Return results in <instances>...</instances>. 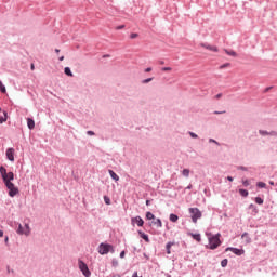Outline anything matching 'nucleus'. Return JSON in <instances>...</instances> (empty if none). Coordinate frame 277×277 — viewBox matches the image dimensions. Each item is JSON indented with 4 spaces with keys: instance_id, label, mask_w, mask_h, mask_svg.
<instances>
[{
    "instance_id": "nucleus-49",
    "label": "nucleus",
    "mask_w": 277,
    "mask_h": 277,
    "mask_svg": "<svg viewBox=\"0 0 277 277\" xmlns=\"http://www.w3.org/2000/svg\"><path fill=\"white\" fill-rule=\"evenodd\" d=\"M8 272H9V274H10V272H11V274H14V269L10 271V268H8Z\"/></svg>"
},
{
    "instance_id": "nucleus-2",
    "label": "nucleus",
    "mask_w": 277,
    "mask_h": 277,
    "mask_svg": "<svg viewBox=\"0 0 277 277\" xmlns=\"http://www.w3.org/2000/svg\"><path fill=\"white\" fill-rule=\"evenodd\" d=\"M109 252H111V254H114L115 250H114V246L109 245V243H100L98 246V254L105 255V254H109Z\"/></svg>"
},
{
    "instance_id": "nucleus-47",
    "label": "nucleus",
    "mask_w": 277,
    "mask_h": 277,
    "mask_svg": "<svg viewBox=\"0 0 277 277\" xmlns=\"http://www.w3.org/2000/svg\"><path fill=\"white\" fill-rule=\"evenodd\" d=\"M117 29H124V25L117 27Z\"/></svg>"
},
{
    "instance_id": "nucleus-1",
    "label": "nucleus",
    "mask_w": 277,
    "mask_h": 277,
    "mask_svg": "<svg viewBox=\"0 0 277 277\" xmlns=\"http://www.w3.org/2000/svg\"><path fill=\"white\" fill-rule=\"evenodd\" d=\"M0 174L2 176L5 187L9 189V196L14 198L18 194V187L12 183L14 181V172H9L4 167H0Z\"/></svg>"
},
{
    "instance_id": "nucleus-54",
    "label": "nucleus",
    "mask_w": 277,
    "mask_h": 277,
    "mask_svg": "<svg viewBox=\"0 0 277 277\" xmlns=\"http://www.w3.org/2000/svg\"><path fill=\"white\" fill-rule=\"evenodd\" d=\"M113 265H118V262H113Z\"/></svg>"
},
{
    "instance_id": "nucleus-15",
    "label": "nucleus",
    "mask_w": 277,
    "mask_h": 277,
    "mask_svg": "<svg viewBox=\"0 0 277 277\" xmlns=\"http://www.w3.org/2000/svg\"><path fill=\"white\" fill-rule=\"evenodd\" d=\"M224 52L226 53V55H230L232 57H237V52L233 50H224Z\"/></svg>"
},
{
    "instance_id": "nucleus-8",
    "label": "nucleus",
    "mask_w": 277,
    "mask_h": 277,
    "mask_svg": "<svg viewBox=\"0 0 277 277\" xmlns=\"http://www.w3.org/2000/svg\"><path fill=\"white\" fill-rule=\"evenodd\" d=\"M228 250L230 252H233L234 254H236L237 256H241V254H243V250L242 249H237V248H233V247H229L226 249V252H228Z\"/></svg>"
},
{
    "instance_id": "nucleus-44",
    "label": "nucleus",
    "mask_w": 277,
    "mask_h": 277,
    "mask_svg": "<svg viewBox=\"0 0 277 277\" xmlns=\"http://www.w3.org/2000/svg\"><path fill=\"white\" fill-rule=\"evenodd\" d=\"M210 142H213L214 144H219L217 141L210 138Z\"/></svg>"
},
{
    "instance_id": "nucleus-25",
    "label": "nucleus",
    "mask_w": 277,
    "mask_h": 277,
    "mask_svg": "<svg viewBox=\"0 0 277 277\" xmlns=\"http://www.w3.org/2000/svg\"><path fill=\"white\" fill-rule=\"evenodd\" d=\"M172 246H174V243L172 242L167 243V254H171L170 249L172 248Z\"/></svg>"
},
{
    "instance_id": "nucleus-39",
    "label": "nucleus",
    "mask_w": 277,
    "mask_h": 277,
    "mask_svg": "<svg viewBox=\"0 0 277 277\" xmlns=\"http://www.w3.org/2000/svg\"><path fill=\"white\" fill-rule=\"evenodd\" d=\"M153 68L148 67L145 69V72H151Z\"/></svg>"
},
{
    "instance_id": "nucleus-20",
    "label": "nucleus",
    "mask_w": 277,
    "mask_h": 277,
    "mask_svg": "<svg viewBox=\"0 0 277 277\" xmlns=\"http://www.w3.org/2000/svg\"><path fill=\"white\" fill-rule=\"evenodd\" d=\"M65 75H67V77H72V71L70 70V67H65Z\"/></svg>"
},
{
    "instance_id": "nucleus-38",
    "label": "nucleus",
    "mask_w": 277,
    "mask_h": 277,
    "mask_svg": "<svg viewBox=\"0 0 277 277\" xmlns=\"http://www.w3.org/2000/svg\"><path fill=\"white\" fill-rule=\"evenodd\" d=\"M124 255H126V252H124V251H121V253H120V259H124Z\"/></svg>"
},
{
    "instance_id": "nucleus-48",
    "label": "nucleus",
    "mask_w": 277,
    "mask_h": 277,
    "mask_svg": "<svg viewBox=\"0 0 277 277\" xmlns=\"http://www.w3.org/2000/svg\"><path fill=\"white\" fill-rule=\"evenodd\" d=\"M227 181L233 182V176H227Z\"/></svg>"
},
{
    "instance_id": "nucleus-55",
    "label": "nucleus",
    "mask_w": 277,
    "mask_h": 277,
    "mask_svg": "<svg viewBox=\"0 0 277 277\" xmlns=\"http://www.w3.org/2000/svg\"><path fill=\"white\" fill-rule=\"evenodd\" d=\"M113 265H118V262H113Z\"/></svg>"
},
{
    "instance_id": "nucleus-32",
    "label": "nucleus",
    "mask_w": 277,
    "mask_h": 277,
    "mask_svg": "<svg viewBox=\"0 0 277 277\" xmlns=\"http://www.w3.org/2000/svg\"><path fill=\"white\" fill-rule=\"evenodd\" d=\"M228 66H230V63H225L223 65H221V69H224V68H228Z\"/></svg>"
},
{
    "instance_id": "nucleus-43",
    "label": "nucleus",
    "mask_w": 277,
    "mask_h": 277,
    "mask_svg": "<svg viewBox=\"0 0 277 277\" xmlns=\"http://www.w3.org/2000/svg\"><path fill=\"white\" fill-rule=\"evenodd\" d=\"M214 114H226V111H214Z\"/></svg>"
},
{
    "instance_id": "nucleus-50",
    "label": "nucleus",
    "mask_w": 277,
    "mask_h": 277,
    "mask_svg": "<svg viewBox=\"0 0 277 277\" xmlns=\"http://www.w3.org/2000/svg\"><path fill=\"white\" fill-rule=\"evenodd\" d=\"M60 62H64V56H61V57H60Z\"/></svg>"
},
{
    "instance_id": "nucleus-11",
    "label": "nucleus",
    "mask_w": 277,
    "mask_h": 277,
    "mask_svg": "<svg viewBox=\"0 0 277 277\" xmlns=\"http://www.w3.org/2000/svg\"><path fill=\"white\" fill-rule=\"evenodd\" d=\"M259 133H260V135H274V136H277V132L276 131L267 132L265 130H260Z\"/></svg>"
},
{
    "instance_id": "nucleus-36",
    "label": "nucleus",
    "mask_w": 277,
    "mask_h": 277,
    "mask_svg": "<svg viewBox=\"0 0 277 277\" xmlns=\"http://www.w3.org/2000/svg\"><path fill=\"white\" fill-rule=\"evenodd\" d=\"M189 135H190V137H194V138L198 137V134H196L194 132H190Z\"/></svg>"
},
{
    "instance_id": "nucleus-57",
    "label": "nucleus",
    "mask_w": 277,
    "mask_h": 277,
    "mask_svg": "<svg viewBox=\"0 0 277 277\" xmlns=\"http://www.w3.org/2000/svg\"><path fill=\"white\" fill-rule=\"evenodd\" d=\"M240 170H246V168L241 167Z\"/></svg>"
},
{
    "instance_id": "nucleus-42",
    "label": "nucleus",
    "mask_w": 277,
    "mask_h": 277,
    "mask_svg": "<svg viewBox=\"0 0 277 277\" xmlns=\"http://www.w3.org/2000/svg\"><path fill=\"white\" fill-rule=\"evenodd\" d=\"M221 96H222V93H219L217 95H215V98L220 100Z\"/></svg>"
},
{
    "instance_id": "nucleus-3",
    "label": "nucleus",
    "mask_w": 277,
    "mask_h": 277,
    "mask_svg": "<svg viewBox=\"0 0 277 277\" xmlns=\"http://www.w3.org/2000/svg\"><path fill=\"white\" fill-rule=\"evenodd\" d=\"M188 211L192 215V220H193L194 224H196V222H198V220H200V217H202V212H200V210L198 208H189Z\"/></svg>"
},
{
    "instance_id": "nucleus-4",
    "label": "nucleus",
    "mask_w": 277,
    "mask_h": 277,
    "mask_svg": "<svg viewBox=\"0 0 277 277\" xmlns=\"http://www.w3.org/2000/svg\"><path fill=\"white\" fill-rule=\"evenodd\" d=\"M17 235H25L26 237H29L31 235V228L29 227V224L18 225L17 228Z\"/></svg>"
},
{
    "instance_id": "nucleus-9",
    "label": "nucleus",
    "mask_w": 277,
    "mask_h": 277,
    "mask_svg": "<svg viewBox=\"0 0 277 277\" xmlns=\"http://www.w3.org/2000/svg\"><path fill=\"white\" fill-rule=\"evenodd\" d=\"M6 159H9V161H14V148L6 149Z\"/></svg>"
},
{
    "instance_id": "nucleus-58",
    "label": "nucleus",
    "mask_w": 277,
    "mask_h": 277,
    "mask_svg": "<svg viewBox=\"0 0 277 277\" xmlns=\"http://www.w3.org/2000/svg\"><path fill=\"white\" fill-rule=\"evenodd\" d=\"M269 185H274V182H269Z\"/></svg>"
},
{
    "instance_id": "nucleus-18",
    "label": "nucleus",
    "mask_w": 277,
    "mask_h": 277,
    "mask_svg": "<svg viewBox=\"0 0 277 277\" xmlns=\"http://www.w3.org/2000/svg\"><path fill=\"white\" fill-rule=\"evenodd\" d=\"M207 50H208V51H213L214 53H217V51H219L217 47H215V45H210V44L207 47Z\"/></svg>"
},
{
    "instance_id": "nucleus-19",
    "label": "nucleus",
    "mask_w": 277,
    "mask_h": 277,
    "mask_svg": "<svg viewBox=\"0 0 277 277\" xmlns=\"http://www.w3.org/2000/svg\"><path fill=\"white\" fill-rule=\"evenodd\" d=\"M4 118H0V124H3V122H8V111H3Z\"/></svg>"
},
{
    "instance_id": "nucleus-34",
    "label": "nucleus",
    "mask_w": 277,
    "mask_h": 277,
    "mask_svg": "<svg viewBox=\"0 0 277 277\" xmlns=\"http://www.w3.org/2000/svg\"><path fill=\"white\" fill-rule=\"evenodd\" d=\"M137 36H138L137 34L133 32V34L130 35V38H131L132 40H134V38H137Z\"/></svg>"
},
{
    "instance_id": "nucleus-41",
    "label": "nucleus",
    "mask_w": 277,
    "mask_h": 277,
    "mask_svg": "<svg viewBox=\"0 0 277 277\" xmlns=\"http://www.w3.org/2000/svg\"><path fill=\"white\" fill-rule=\"evenodd\" d=\"M30 69L31 70H35L36 69V66L34 64L30 65Z\"/></svg>"
},
{
    "instance_id": "nucleus-31",
    "label": "nucleus",
    "mask_w": 277,
    "mask_h": 277,
    "mask_svg": "<svg viewBox=\"0 0 277 277\" xmlns=\"http://www.w3.org/2000/svg\"><path fill=\"white\" fill-rule=\"evenodd\" d=\"M163 72L172 71V67H162Z\"/></svg>"
},
{
    "instance_id": "nucleus-33",
    "label": "nucleus",
    "mask_w": 277,
    "mask_h": 277,
    "mask_svg": "<svg viewBox=\"0 0 277 277\" xmlns=\"http://www.w3.org/2000/svg\"><path fill=\"white\" fill-rule=\"evenodd\" d=\"M242 184L245 185V187H248V185H250V182L248 180H242Z\"/></svg>"
},
{
    "instance_id": "nucleus-46",
    "label": "nucleus",
    "mask_w": 277,
    "mask_h": 277,
    "mask_svg": "<svg viewBox=\"0 0 277 277\" xmlns=\"http://www.w3.org/2000/svg\"><path fill=\"white\" fill-rule=\"evenodd\" d=\"M132 277H142L137 275V272L132 275Z\"/></svg>"
},
{
    "instance_id": "nucleus-45",
    "label": "nucleus",
    "mask_w": 277,
    "mask_h": 277,
    "mask_svg": "<svg viewBox=\"0 0 277 277\" xmlns=\"http://www.w3.org/2000/svg\"><path fill=\"white\" fill-rule=\"evenodd\" d=\"M146 206L150 207V200H146Z\"/></svg>"
},
{
    "instance_id": "nucleus-37",
    "label": "nucleus",
    "mask_w": 277,
    "mask_h": 277,
    "mask_svg": "<svg viewBox=\"0 0 277 277\" xmlns=\"http://www.w3.org/2000/svg\"><path fill=\"white\" fill-rule=\"evenodd\" d=\"M200 47H202V49H207V47H209V44H207V43H200Z\"/></svg>"
},
{
    "instance_id": "nucleus-12",
    "label": "nucleus",
    "mask_w": 277,
    "mask_h": 277,
    "mask_svg": "<svg viewBox=\"0 0 277 277\" xmlns=\"http://www.w3.org/2000/svg\"><path fill=\"white\" fill-rule=\"evenodd\" d=\"M27 127H28V129H35V127H36V121H34V119H31V118H28L27 119Z\"/></svg>"
},
{
    "instance_id": "nucleus-23",
    "label": "nucleus",
    "mask_w": 277,
    "mask_h": 277,
    "mask_svg": "<svg viewBox=\"0 0 277 277\" xmlns=\"http://www.w3.org/2000/svg\"><path fill=\"white\" fill-rule=\"evenodd\" d=\"M239 194H240V196H243V198H247V196H248V190H246V189H239Z\"/></svg>"
},
{
    "instance_id": "nucleus-27",
    "label": "nucleus",
    "mask_w": 277,
    "mask_h": 277,
    "mask_svg": "<svg viewBox=\"0 0 277 277\" xmlns=\"http://www.w3.org/2000/svg\"><path fill=\"white\" fill-rule=\"evenodd\" d=\"M183 176H186V179L189 176V169H184L182 171Z\"/></svg>"
},
{
    "instance_id": "nucleus-6",
    "label": "nucleus",
    "mask_w": 277,
    "mask_h": 277,
    "mask_svg": "<svg viewBox=\"0 0 277 277\" xmlns=\"http://www.w3.org/2000/svg\"><path fill=\"white\" fill-rule=\"evenodd\" d=\"M79 269L82 272L83 276L90 277L92 276V273L90 272V268H88V264L84 263L83 261L78 262Z\"/></svg>"
},
{
    "instance_id": "nucleus-22",
    "label": "nucleus",
    "mask_w": 277,
    "mask_h": 277,
    "mask_svg": "<svg viewBox=\"0 0 277 277\" xmlns=\"http://www.w3.org/2000/svg\"><path fill=\"white\" fill-rule=\"evenodd\" d=\"M0 92H2V94H5L6 92L5 85H3V82H1V80H0Z\"/></svg>"
},
{
    "instance_id": "nucleus-29",
    "label": "nucleus",
    "mask_w": 277,
    "mask_h": 277,
    "mask_svg": "<svg viewBox=\"0 0 277 277\" xmlns=\"http://www.w3.org/2000/svg\"><path fill=\"white\" fill-rule=\"evenodd\" d=\"M221 265L223 267H226V265H228V260L227 259L222 260Z\"/></svg>"
},
{
    "instance_id": "nucleus-52",
    "label": "nucleus",
    "mask_w": 277,
    "mask_h": 277,
    "mask_svg": "<svg viewBox=\"0 0 277 277\" xmlns=\"http://www.w3.org/2000/svg\"><path fill=\"white\" fill-rule=\"evenodd\" d=\"M55 53H60V49H55Z\"/></svg>"
},
{
    "instance_id": "nucleus-17",
    "label": "nucleus",
    "mask_w": 277,
    "mask_h": 277,
    "mask_svg": "<svg viewBox=\"0 0 277 277\" xmlns=\"http://www.w3.org/2000/svg\"><path fill=\"white\" fill-rule=\"evenodd\" d=\"M169 220H170V222H179V215L170 214Z\"/></svg>"
},
{
    "instance_id": "nucleus-30",
    "label": "nucleus",
    "mask_w": 277,
    "mask_h": 277,
    "mask_svg": "<svg viewBox=\"0 0 277 277\" xmlns=\"http://www.w3.org/2000/svg\"><path fill=\"white\" fill-rule=\"evenodd\" d=\"M104 201L106 205H111V200L107 196L104 197Z\"/></svg>"
},
{
    "instance_id": "nucleus-40",
    "label": "nucleus",
    "mask_w": 277,
    "mask_h": 277,
    "mask_svg": "<svg viewBox=\"0 0 277 277\" xmlns=\"http://www.w3.org/2000/svg\"><path fill=\"white\" fill-rule=\"evenodd\" d=\"M88 135H94V131H88Z\"/></svg>"
},
{
    "instance_id": "nucleus-56",
    "label": "nucleus",
    "mask_w": 277,
    "mask_h": 277,
    "mask_svg": "<svg viewBox=\"0 0 277 277\" xmlns=\"http://www.w3.org/2000/svg\"><path fill=\"white\" fill-rule=\"evenodd\" d=\"M113 265H118V262H113Z\"/></svg>"
},
{
    "instance_id": "nucleus-10",
    "label": "nucleus",
    "mask_w": 277,
    "mask_h": 277,
    "mask_svg": "<svg viewBox=\"0 0 277 277\" xmlns=\"http://www.w3.org/2000/svg\"><path fill=\"white\" fill-rule=\"evenodd\" d=\"M151 226H156V228H161L163 226V223L160 221V219H156V221L151 222Z\"/></svg>"
},
{
    "instance_id": "nucleus-7",
    "label": "nucleus",
    "mask_w": 277,
    "mask_h": 277,
    "mask_svg": "<svg viewBox=\"0 0 277 277\" xmlns=\"http://www.w3.org/2000/svg\"><path fill=\"white\" fill-rule=\"evenodd\" d=\"M131 224H132V226H135V224L137 225V226H144V220L142 219V216H135V217H132L131 219Z\"/></svg>"
},
{
    "instance_id": "nucleus-14",
    "label": "nucleus",
    "mask_w": 277,
    "mask_h": 277,
    "mask_svg": "<svg viewBox=\"0 0 277 277\" xmlns=\"http://www.w3.org/2000/svg\"><path fill=\"white\" fill-rule=\"evenodd\" d=\"M190 237H193V239H195V241H202V238L200 237V234H189Z\"/></svg>"
},
{
    "instance_id": "nucleus-53",
    "label": "nucleus",
    "mask_w": 277,
    "mask_h": 277,
    "mask_svg": "<svg viewBox=\"0 0 277 277\" xmlns=\"http://www.w3.org/2000/svg\"><path fill=\"white\" fill-rule=\"evenodd\" d=\"M8 241H9V238H8V236L5 237V243H8Z\"/></svg>"
},
{
    "instance_id": "nucleus-26",
    "label": "nucleus",
    "mask_w": 277,
    "mask_h": 277,
    "mask_svg": "<svg viewBox=\"0 0 277 277\" xmlns=\"http://www.w3.org/2000/svg\"><path fill=\"white\" fill-rule=\"evenodd\" d=\"M256 185H258V187H260L261 189L267 187V184H265V182H259Z\"/></svg>"
},
{
    "instance_id": "nucleus-51",
    "label": "nucleus",
    "mask_w": 277,
    "mask_h": 277,
    "mask_svg": "<svg viewBox=\"0 0 277 277\" xmlns=\"http://www.w3.org/2000/svg\"><path fill=\"white\" fill-rule=\"evenodd\" d=\"M0 237H3V230H0Z\"/></svg>"
},
{
    "instance_id": "nucleus-21",
    "label": "nucleus",
    "mask_w": 277,
    "mask_h": 277,
    "mask_svg": "<svg viewBox=\"0 0 277 277\" xmlns=\"http://www.w3.org/2000/svg\"><path fill=\"white\" fill-rule=\"evenodd\" d=\"M146 220H155V214L151 212H146Z\"/></svg>"
},
{
    "instance_id": "nucleus-28",
    "label": "nucleus",
    "mask_w": 277,
    "mask_h": 277,
    "mask_svg": "<svg viewBox=\"0 0 277 277\" xmlns=\"http://www.w3.org/2000/svg\"><path fill=\"white\" fill-rule=\"evenodd\" d=\"M255 202H256V205H263V198L256 197Z\"/></svg>"
},
{
    "instance_id": "nucleus-16",
    "label": "nucleus",
    "mask_w": 277,
    "mask_h": 277,
    "mask_svg": "<svg viewBox=\"0 0 277 277\" xmlns=\"http://www.w3.org/2000/svg\"><path fill=\"white\" fill-rule=\"evenodd\" d=\"M140 235L142 237V239H144V241H146V243H149L150 242V239L148 238V235L140 232Z\"/></svg>"
},
{
    "instance_id": "nucleus-5",
    "label": "nucleus",
    "mask_w": 277,
    "mask_h": 277,
    "mask_svg": "<svg viewBox=\"0 0 277 277\" xmlns=\"http://www.w3.org/2000/svg\"><path fill=\"white\" fill-rule=\"evenodd\" d=\"M209 243H210V249L215 250V248H217L220 243H222V241H220V235L210 237Z\"/></svg>"
},
{
    "instance_id": "nucleus-13",
    "label": "nucleus",
    "mask_w": 277,
    "mask_h": 277,
    "mask_svg": "<svg viewBox=\"0 0 277 277\" xmlns=\"http://www.w3.org/2000/svg\"><path fill=\"white\" fill-rule=\"evenodd\" d=\"M108 172H109L113 181H120V176H118V174H116V172H114V170H108Z\"/></svg>"
},
{
    "instance_id": "nucleus-24",
    "label": "nucleus",
    "mask_w": 277,
    "mask_h": 277,
    "mask_svg": "<svg viewBox=\"0 0 277 277\" xmlns=\"http://www.w3.org/2000/svg\"><path fill=\"white\" fill-rule=\"evenodd\" d=\"M242 239H246L247 243H250L251 241L250 236H248V233L242 234Z\"/></svg>"
},
{
    "instance_id": "nucleus-35",
    "label": "nucleus",
    "mask_w": 277,
    "mask_h": 277,
    "mask_svg": "<svg viewBox=\"0 0 277 277\" xmlns=\"http://www.w3.org/2000/svg\"><path fill=\"white\" fill-rule=\"evenodd\" d=\"M150 81H153V78H147V79L143 80V83H150Z\"/></svg>"
}]
</instances>
